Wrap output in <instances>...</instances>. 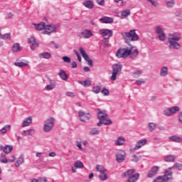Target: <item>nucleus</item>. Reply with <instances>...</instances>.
Returning a JSON list of instances; mask_svg holds the SVG:
<instances>
[{
	"mask_svg": "<svg viewBox=\"0 0 182 182\" xmlns=\"http://www.w3.org/2000/svg\"><path fill=\"white\" fill-rule=\"evenodd\" d=\"M122 36L126 41H132V42L139 41V35L136 33V30H131L129 32H122Z\"/></svg>",
	"mask_w": 182,
	"mask_h": 182,
	"instance_id": "nucleus-3",
	"label": "nucleus"
},
{
	"mask_svg": "<svg viewBox=\"0 0 182 182\" xmlns=\"http://www.w3.org/2000/svg\"><path fill=\"white\" fill-rule=\"evenodd\" d=\"M156 129H157V124H156L154 122L148 123L149 132H154V130H156Z\"/></svg>",
	"mask_w": 182,
	"mask_h": 182,
	"instance_id": "nucleus-33",
	"label": "nucleus"
},
{
	"mask_svg": "<svg viewBox=\"0 0 182 182\" xmlns=\"http://www.w3.org/2000/svg\"><path fill=\"white\" fill-rule=\"evenodd\" d=\"M32 124V117H28L23 120L22 127H28Z\"/></svg>",
	"mask_w": 182,
	"mask_h": 182,
	"instance_id": "nucleus-21",
	"label": "nucleus"
},
{
	"mask_svg": "<svg viewBox=\"0 0 182 182\" xmlns=\"http://www.w3.org/2000/svg\"><path fill=\"white\" fill-rule=\"evenodd\" d=\"M54 127L55 118L49 117L45 121L43 130L45 133H49V132H52V130H53Z\"/></svg>",
	"mask_w": 182,
	"mask_h": 182,
	"instance_id": "nucleus-4",
	"label": "nucleus"
},
{
	"mask_svg": "<svg viewBox=\"0 0 182 182\" xmlns=\"http://www.w3.org/2000/svg\"><path fill=\"white\" fill-rule=\"evenodd\" d=\"M168 43H169V49L178 50V49H181V45H180L178 41H168Z\"/></svg>",
	"mask_w": 182,
	"mask_h": 182,
	"instance_id": "nucleus-15",
	"label": "nucleus"
},
{
	"mask_svg": "<svg viewBox=\"0 0 182 182\" xmlns=\"http://www.w3.org/2000/svg\"><path fill=\"white\" fill-rule=\"evenodd\" d=\"M97 119H99V120H102L103 124H105V126L112 124V120L107 118V114L106 113V111L102 112L100 109H98Z\"/></svg>",
	"mask_w": 182,
	"mask_h": 182,
	"instance_id": "nucleus-6",
	"label": "nucleus"
},
{
	"mask_svg": "<svg viewBox=\"0 0 182 182\" xmlns=\"http://www.w3.org/2000/svg\"><path fill=\"white\" fill-rule=\"evenodd\" d=\"M166 2L168 8H173L176 4V0H166Z\"/></svg>",
	"mask_w": 182,
	"mask_h": 182,
	"instance_id": "nucleus-43",
	"label": "nucleus"
},
{
	"mask_svg": "<svg viewBox=\"0 0 182 182\" xmlns=\"http://www.w3.org/2000/svg\"><path fill=\"white\" fill-rule=\"evenodd\" d=\"M160 41H166V34L164 33L163 28H160Z\"/></svg>",
	"mask_w": 182,
	"mask_h": 182,
	"instance_id": "nucleus-49",
	"label": "nucleus"
},
{
	"mask_svg": "<svg viewBox=\"0 0 182 182\" xmlns=\"http://www.w3.org/2000/svg\"><path fill=\"white\" fill-rule=\"evenodd\" d=\"M178 119H179V122L180 123L182 124V112H181L178 115Z\"/></svg>",
	"mask_w": 182,
	"mask_h": 182,
	"instance_id": "nucleus-64",
	"label": "nucleus"
},
{
	"mask_svg": "<svg viewBox=\"0 0 182 182\" xmlns=\"http://www.w3.org/2000/svg\"><path fill=\"white\" fill-rule=\"evenodd\" d=\"M132 161H134V163H137L139 161V157L137 156L134 155L132 159Z\"/></svg>",
	"mask_w": 182,
	"mask_h": 182,
	"instance_id": "nucleus-61",
	"label": "nucleus"
},
{
	"mask_svg": "<svg viewBox=\"0 0 182 182\" xmlns=\"http://www.w3.org/2000/svg\"><path fill=\"white\" fill-rule=\"evenodd\" d=\"M28 43L32 45L31 47V50H35V48H38V44L36 43V40L33 37H31L28 39Z\"/></svg>",
	"mask_w": 182,
	"mask_h": 182,
	"instance_id": "nucleus-20",
	"label": "nucleus"
},
{
	"mask_svg": "<svg viewBox=\"0 0 182 182\" xmlns=\"http://www.w3.org/2000/svg\"><path fill=\"white\" fill-rule=\"evenodd\" d=\"M79 36L80 38H84V39H90L93 36V31L90 29H85L81 33H80Z\"/></svg>",
	"mask_w": 182,
	"mask_h": 182,
	"instance_id": "nucleus-13",
	"label": "nucleus"
},
{
	"mask_svg": "<svg viewBox=\"0 0 182 182\" xmlns=\"http://www.w3.org/2000/svg\"><path fill=\"white\" fill-rule=\"evenodd\" d=\"M126 143V139L124 136H118L117 139L115 140V146H123Z\"/></svg>",
	"mask_w": 182,
	"mask_h": 182,
	"instance_id": "nucleus-22",
	"label": "nucleus"
},
{
	"mask_svg": "<svg viewBox=\"0 0 182 182\" xmlns=\"http://www.w3.org/2000/svg\"><path fill=\"white\" fill-rule=\"evenodd\" d=\"M49 45L50 46H51V48H55V49H59L60 48L59 44H57L56 43H55V41H50Z\"/></svg>",
	"mask_w": 182,
	"mask_h": 182,
	"instance_id": "nucleus-53",
	"label": "nucleus"
},
{
	"mask_svg": "<svg viewBox=\"0 0 182 182\" xmlns=\"http://www.w3.org/2000/svg\"><path fill=\"white\" fill-rule=\"evenodd\" d=\"M75 168H85V166L80 161H77L74 163Z\"/></svg>",
	"mask_w": 182,
	"mask_h": 182,
	"instance_id": "nucleus-42",
	"label": "nucleus"
},
{
	"mask_svg": "<svg viewBox=\"0 0 182 182\" xmlns=\"http://www.w3.org/2000/svg\"><path fill=\"white\" fill-rule=\"evenodd\" d=\"M9 130H11L10 124L4 126L1 129H0V136H1V134H5L6 132H9Z\"/></svg>",
	"mask_w": 182,
	"mask_h": 182,
	"instance_id": "nucleus-34",
	"label": "nucleus"
},
{
	"mask_svg": "<svg viewBox=\"0 0 182 182\" xmlns=\"http://www.w3.org/2000/svg\"><path fill=\"white\" fill-rule=\"evenodd\" d=\"M79 50L82 58L87 62V65H89V66H93V61L89 58V55L86 53L85 49H83V48H80Z\"/></svg>",
	"mask_w": 182,
	"mask_h": 182,
	"instance_id": "nucleus-11",
	"label": "nucleus"
},
{
	"mask_svg": "<svg viewBox=\"0 0 182 182\" xmlns=\"http://www.w3.org/2000/svg\"><path fill=\"white\" fill-rule=\"evenodd\" d=\"M146 144H147V139H142L141 140H139L135 144V146L133 149H130V151H136V150L141 149V147H143V146H146Z\"/></svg>",
	"mask_w": 182,
	"mask_h": 182,
	"instance_id": "nucleus-12",
	"label": "nucleus"
},
{
	"mask_svg": "<svg viewBox=\"0 0 182 182\" xmlns=\"http://www.w3.org/2000/svg\"><path fill=\"white\" fill-rule=\"evenodd\" d=\"M168 75V68L166 66L163 67L160 71V76H167Z\"/></svg>",
	"mask_w": 182,
	"mask_h": 182,
	"instance_id": "nucleus-36",
	"label": "nucleus"
},
{
	"mask_svg": "<svg viewBox=\"0 0 182 182\" xmlns=\"http://www.w3.org/2000/svg\"><path fill=\"white\" fill-rule=\"evenodd\" d=\"M130 55H131L130 58H136L139 55V50L138 49H135L132 52L131 51Z\"/></svg>",
	"mask_w": 182,
	"mask_h": 182,
	"instance_id": "nucleus-51",
	"label": "nucleus"
},
{
	"mask_svg": "<svg viewBox=\"0 0 182 182\" xmlns=\"http://www.w3.org/2000/svg\"><path fill=\"white\" fill-rule=\"evenodd\" d=\"M172 168H173L174 170H182V164L179 163H176L173 164V166H172Z\"/></svg>",
	"mask_w": 182,
	"mask_h": 182,
	"instance_id": "nucleus-50",
	"label": "nucleus"
},
{
	"mask_svg": "<svg viewBox=\"0 0 182 182\" xmlns=\"http://www.w3.org/2000/svg\"><path fill=\"white\" fill-rule=\"evenodd\" d=\"M96 170H97V171H99L100 173H105V172L107 171V170L105 168V166H102V165H97Z\"/></svg>",
	"mask_w": 182,
	"mask_h": 182,
	"instance_id": "nucleus-41",
	"label": "nucleus"
},
{
	"mask_svg": "<svg viewBox=\"0 0 182 182\" xmlns=\"http://www.w3.org/2000/svg\"><path fill=\"white\" fill-rule=\"evenodd\" d=\"M169 140L171 141H174L175 143H181L182 138L181 136H178L177 135H173L169 137Z\"/></svg>",
	"mask_w": 182,
	"mask_h": 182,
	"instance_id": "nucleus-27",
	"label": "nucleus"
},
{
	"mask_svg": "<svg viewBox=\"0 0 182 182\" xmlns=\"http://www.w3.org/2000/svg\"><path fill=\"white\" fill-rule=\"evenodd\" d=\"M38 182H48L46 178H41L38 180Z\"/></svg>",
	"mask_w": 182,
	"mask_h": 182,
	"instance_id": "nucleus-63",
	"label": "nucleus"
},
{
	"mask_svg": "<svg viewBox=\"0 0 182 182\" xmlns=\"http://www.w3.org/2000/svg\"><path fill=\"white\" fill-rule=\"evenodd\" d=\"M100 90H102V87L99 85H96L92 87V92L93 93H95V95H98V93H100Z\"/></svg>",
	"mask_w": 182,
	"mask_h": 182,
	"instance_id": "nucleus-45",
	"label": "nucleus"
},
{
	"mask_svg": "<svg viewBox=\"0 0 182 182\" xmlns=\"http://www.w3.org/2000/svg\"><path fill=\"white\" fill-rule=\"evenodd\" d=\"M100 21L102 23H113V18L112 17L103 16L100 18Z\"/></svg>",
	"mask_w": 182,
	"mask_h": 182,
	"instance_id": "nucleus-24",
	"label": "nucleus"
},
{
	"mask_svg": "<svg viewBox=\"0 0 182 182\" xmlns=\"http://www.w3.org/2000/svg\"><path fill=\"white\" fill-rule=\"evenodd\" d=\"M169 109L171 110V114H174V113H177V112H180V107L177 106L169 108Z\"/></svg>",
	"mask_w": 182,
	"mask_h": 182,
	"instance_id": "nucleus-48",
	"label": "nucleus"
},
{
	"mask_svg": "<svg viewBox=\"0 0 182 182\" xmlns=\"http://www.w3.org/2000/svg\"><path fill=\"white\" fill-rule=\"evenodd\" d=\"M82 5L87 9H93L95 8V4L92 0H85L83 1Z\"/></svg>",
	"mask_w": 182,
	"mask_h": 182,
	"instance_id": "nucleus-19",
	"label": "nucleus"
},
{
	"mask_svg": "<svg viewBox=\"0 0 182 182\" xmlns=\"http://www.w3.org/2000/svg\"><path fill=\"white\" fill-rule=\"evenodd\" d=\"M132 50H133V46H129V47H127L124 48H119L117 50L116 56L119 58H128L130 56V53H132Z\"/></svg>",
	"mask_w": 182,
	"mask_h": 182,
	"instance_id": "nucleus-1",
	"label": "nucleus"
},
{
	"mask_svg": "<svg viewBox=\"0 0 182 182\" xmlns=\"http://www.w3.org/2000/svg\"><path fill=\"white\" fill-rule=\"evenodd\" d=\"M91 85H92V80H90V78L84 81V87H89V86H91Z\"/></svg>",
	"mask_w": 182,
	"mask_h": 182,
	"instance_id": "nucleus-52",
	"label": "nucleus"
},
{
	"mask_svg": "<svg viewBox=\"0 0 182 182\" xmlns=\"http://www.w3.org/2000/svg\"><path fill=\"white\" fill-rule=\"evenodd\" d=\"M24 161L23 155H21L18 157V160L15 164L16 167H19Z\"/></svg>",
	"mask_w": 182,
	"mask_h": 182,
	"instance_id": "nucleus-40",
	"label": "nucleus"
},
{
	"mask_svg": "<svg viewBox=\"0 0 182 182\" xmlns=\"http://www.w3.org/2000/svg\"><path fill=\"white\" fill-rule=\"evenodd\" d=\"M100 33L105 38V39H109V38H112V36H113V31L107 28L100 29Z\"/></svg>",
	"mask_w": 182,
	"mask_h": 182,
	"instance_id": "nucleus-10",
	"label": "nucleus"
},
{
	"mask_svg": "<svg viewBox=\"0 0 182 182\" xmlns=\"http://www.w3.org/2000/svg\"><path fill=\"white\" fill-rule=\"evenodd\" d=\"M58 75L60 76V77L62 80H66L67 79H69L68 74L66 73H65V70H60V71L58 73Z\"/></svg>",
	"mask_w": 182,
	"mask_h": 182,
	"instance_id": "nucleus-30",
	"label": "nucleus"
},
{
	"mask_svg": "<svg viewBox=\"0 0 182 182\" xmlns=\"http://www.w3.org/2000/svg\"><path fill=\"white\" fill-rule=\"evenodd\" d=\"M33 25L34 26V28L36 31H45L46 23L45 22H41L39 23H33Z\"/></svg>",
	"mask_w": 182,
	"mask_h": 182,
	"instance_id": "nucleus-18",
	"label": "nucleus"
},
{
	"mask_svg": "<svg viewBox=\"0 0 182 182\" xmlns=\"http://www.w3.org/2000/svg\"><path fill=\"white\" fill-rule=\"evenodd\" d=\"M22 136H33L35 134V129H30L28 130H24L21 133Z\"/></svg>",
	"mask_w": 182,
	"mask_h": 182,
	"instance_id": "nucleus-28",
	"label": "nucleus"
},
{
	"mask_svg": "<svg viewBox=\"0 0 182 182\" xmlns=\"http://www.w3.org/2000/svg\"><path fill=\"white\" fill-rule=\"evenodd\" d=\"M157 171H159V166L152 167V168L148 173L147 177L149 178H153V177L157 174Z\"/></svg>",
	"mask_w": 182,
	"mask_h": 182,
	"instance_id": "nucleus-17",
	"label": "nucleus"
},
{
	"mask_svg": "<svg viewBox=\"0 0 182 182\" xmlns=\"http://www.w3.org/2000/svg\"><path fill=\"white\" fill-rule=\"evenodd\" d=\"M66 96L68 97H76V94L73 92L68 91L66 92Z\"/></svg>",
	"mask_w": 182,
	"mask_h": 182,
	"instance_id": "nucleus-55",
	"label": "nucleus"
},
{
	"mask_svg": "<svg viewBox=\"0 0 182 182\" xmlns=\"http://www.w3.org/2000/svg\"><path fill=\"white\" fill-rule=\"evenodd\" d=\"M164 113L165 116H171V114H172L170 108L168 109H165Z\"/></svg>",
	"mask_w": 182,
	"mask_h": 182,
	"instance_id": "nucleus-58",
	"label": "nucleus"
},
{
	"mask_svg": "<svg viewBox=\"0 0 182 182\" xmlns=\"http://www.w3.org/2000/svg\"><path fill=\"white\" fill-rule=\"evenodd\" d=\"M38 58H40V59H50L52 54L49 52L41 53L38 55Z\"/></svg>",
	"mask_w": 182,
	"mask_h": 182,
	"instance_id": "nucleus-26",
	"label": "nucleus"
},
{
	"mask_svg": "<svg viewBox=\"0 0 182 182\" xmlns=\"http://www.w3.org/2000/svg\"><path fill=\"white\" fill-rule=\"evenodd\" d=\"M134 173H136V170H134V169H129V170L124 172L122 174V178H126L127 177H132V176H133Z\"/></svg>",
	"mask_w": 182,
	"mask_h": 182,
	"instance_id": "nucleus-23",
	"label": "nucleus"
},
{
	"mask_svg": "<svg viewBox=\"0 0 182 182\" xmlns=\"http://www.w3.org/2000/svg\"><path fill=\"white\" fill-rule=\"evenodd\" d=\"M97 4L100 6H105V0H96Z\"/></svg>",
	"mask_w": 182,
	"mask_h": 182,
	"instance_id": "nucleus-59",
	"label": "nucleus"
},
{
	"mask_svg": "<svg viewBox=\"0 0 182 182\" xmlns=\"http://www.w3.org/2000/svg\"><path fill=\"white\" fill-rule=\"evenodd\" d=\"M78 114L80 122H83L85 123H86V122H89V120H90V117H92V115H90V114L85 113L83 111H80L78 112Z\"/></svg>",
	"mask_w": 182,
	"mask_h": 182,
	"instance_id": "nucleus-9",
	"label": "nucleus"
},
{
	"mask_svg": "<svg viewBox=\"0 0 182 182\" xmlns=\"http://www.w3.org/2000/svg\"><path fill=\"white\" fill-rule=\"evenodd\" d=\"M130 15V9H125L121 11V19H126Z\"/></svg>",
	"mask_w": 182,
	"mask_h": 182,
	"instance_id": "nucleus-29",
	"label": "nucleus"
},
{
	"mask_svg": "<svg viewBox=\"0 0 182 182\" xmlns=\"http://www.w3.org/2000/svg\"><path fill=\"white\" fill-rule=\"evenodd\" d=\"M59 28H60V25L59 23H57V24L51 23L48 25L46 24V29L43 32V33L44 35L50 36L52 35V33H53V32H56V31H58Z\"/></svg>",
	"mask_w": 182,
	"mask_h": 182,
	"instance_id": "nucleus-5",
	"label": "nucleus"
},
{
	"mask_svg": "<svg viewBox=\"0 0 182 182\" xmlns=\"http://www.w3.org/2000/svg\"><path fill=\"white\" fill-rule=\"evenodd\" d=\"M139 177H140V174L139 173H135V174L131 176L128 178L127 182H135V181H137V180H139Z\"/></svg>",
	"mask_w": 182,
	"mask_h": 182,
	"instance_id": "nucleus-31",
	"label": "nucleus"
},
{
	"mask_svg": "<svg viewBox=\"0 0 182 182\" xmlns=\"http://www.w3.org/2000/svg\"><path fill=\"white\" fill-rule=\"evenodd\" d=\"M28 65H29V61L27 60L14 63V65L17 66L18 68H25V66H28Z\"/></svg>",
	"mask_w": 182,
	"mask_h": 182,
	"instance_id": "nucleus-25",
	"label": "nucleus"
},
{
	"mask_svg": "<svg viewBox=\"0 0 182 182\" xmlns=\"http://www.w3.org/2000/svg\"><path fill=\"white\" fill-rule=\"evenodd\" d=\"M63 60L65 63H70V58L68 57V56H63Z\"/></svg>",
	"mask_w": 182,
	"mask_h": 182,
	"instance_id": "nucleus-57",
	"label": "nucleus"
},
{
	"mask_svg": "<svg viewBox=\"0 0 182 182\" xmlns=\"http://www.w3.org/2000/svg\"><path fill=\"white\" fill-rule=\"evenodd\" d=\"M122 69H123V65L122 63H115L112 65V73L110 77V80L114 82L117 79V75L120 74L122 72Z\"/></svg>",
	"mask_w": 182,
	"mask_h": 182,
	"instance_id": "nucleus-2",
	"label": "nucleus"
},
{
	"mask_svg": "<svg viewBox=\"0 0 182 182\" xmlns=\"http://www.w3.org/2000/svg\"><path fill=\"white\" fill-rule=\"evenodd\" d=\"M56 87V82L53 80H49V84H48L45 88L44 90H53Z\"/></svg>",
	"mask_w": 182,
	"mask_h": 182,
	"instance_id": "nucleus-16",
	"label": "nucleus"
},
{
	"mask_svg": "<svg viewBox=\"0 0 182 182\" xmlns=\"http://www.w3.org/2000/svg\"><path fill=\"white\" fill-rule=\"evenodd\" d=\"M173 180V171L171 168H168L164 171V175L160 176V182L171 181Z\"/></svg>",
	"mask_w": 182,
	"mask_h": 182,
	"instance_id": "nucleus-7",
	"label": "nucleus"
},
{
	"mask_svg": "<svg viewBox=\"0 0 182 182\" xmlns=\"http://www.w3.org/2000/svg\"><path fill=\"white\" fill-rule=\"evenodd\" d=\"M90 136H97V134H100V131L97 128H92L89 132Z\"/></svg>",
	"mask_w": 182,
	"mask_h": 182,
	"instance_id": "nucleus-38",
	"label": "nucleus"
},
{
	"mask_svg": "<svg viewBox=\"0 0 182 182\" xmlns=\"http://www.w3.org/2000/svg\"><path fill=\"white\" fill-rule=\"evenodd\" d=\"M0 161L1 163H3V164L8 163V159H6V156H5V154H1L0 155Z\"/></svg>",
	"mask_w": 182,
	"mask_h": 182,
	"instance_id": "nucleus-47",
	"label": "nucleus"
},
{
	"mask_svg": "<svg viewBox=\"0 0 182 182\" xmlns=\"http://www.w3.org/2000/svg\"><path fill=\"white\" fill-rule=\"evenodd\" d=\"M1 39H3L4 41H7V39H9V41H11V33H7L5 34H1Z\"/></svg>",
	"mask_w": 182,
	"mask_h": 182,
	"instance_id": "nucleus-46",
	"label": "nucleus"
},
{
	"mask_svg": "<svg viewBox=\"0 0 182 182\" xmlns=\"http://www.w3.org/2000/svg\"><path fill=\"white\" fill-rule=\"evenodd\" d=\"M142 73H143V70H136L132 73V76L133 77H135L136 79H137V77H140V75H141Z\"/></svg>",
	"mask_w": 182,
	"mask_h": 182,
	"instance_id": "nucleus-35",
	"label": "nucleus"
},
{
	"mask_svg": "<svg viewBox=\"0 0 182 182\" xmlns=\"http://www.w3.org/2000/svg\"><path fill=\"white\" fill-rule=\"evenodd\" d=\"M77 147H78V149H80V150H83V148H82V142L80 141H77Z\"/></svg>",
	"mask_w": 182,
	"mask_h": 182,
	"instance_id": "nucleus-62",
	"label": "nucleus"
},
{
	"mask_svg": "<svg viewBox=\"0 0 182 182\" xmlns=\"http://www.w3.org/2000/svg\"><path fill=\"white\" fill-rule=\"evenodd\" d=\"M146 83V81L144 79H139L136 80V85H138V86H141V85H144Z\"/></svg>",
	"mask_w": 182,
	"mask_h": 182,
	"instance_id": "nucleus-54",
	"label": "nucleus"
},
{
	"mask_svg": "<svg viewBox=\"0 0 182 182\" xmlns=\"http://www.w3.org/2000/svg\"><path fill=\"white\" fill-rule=\"evenodd\" d=\"M101 93H102L104 96H109V90L106 88H102V90H101Z\"/></svg>",
	"mask_w": 182,
	"mask_h": 182,
	"instance_id": "nucleus-56",
	"label": "nucleus"
},
{
	"mask_svg": "<svg viewBox=\"0 0 182 182\" xmlns=\"http://www.w3.org/2000/svg\"><path fill=\"white\" fill-rule=\"evenodd\" d=\"M13 149L14 148L12 147V146L6 145L3 149V151H4V153H5L6 154H9Z\"/></svg>",
	"mask_w": 182,
	"mask_h": 182,
	"instance_id": "nucleus-37",
	"label": "nucleus"
},
{
	"mask_svg": "<svg viewBox=\"0 0 182 182\" xmlns=\"http://www.w3.org/2000/svg\"><path fill=\"white\" fill-rule=\"evenodd\" d=\"M75 53L77 55L79 62H82V57L80 56V54H79V53L77 50L75 51Z\"/></svg>",
	"mask_w": 182,
	"mask_h": 182,
	"instance_id": "nucleus-60",
	"label": "nucleus"
},
{
	"mask_svg": "<svg viewBox=\"0 0 182 182\" xmlns=\"http://www.w3.org/2000/svg\"><path fill=\"white\" fill-rule=\"evenodd\" d=\"M181 40V33L180 32H172L168 34V42H180Z\"/></svg>",
	"mask_w": 182,
	"mask_h": 182,
	"instance_id": "nucleus-8",
	"label": "nucleus"
},
{
	"mask_svg": "<svg viewBox=\"0 0 182 182\" xmlns=\"http://www.w3.org/2000/svg\"><path fill=\"white\" fill-rule=\"evenodd\" d=\"M99 178L100 180H101V181H105V180H107V173H100V174L99 175Z\"/></svg>",
	"mask_w": 182,
	"mask_h": 182,
	"instance_id": "nucleus-44",
	"label": "nucleus"
},
{
	"mask_svg": "<svg viewBox=\"0 0 182 182\" xmlns=\"http://www.w3.org/2000/svg\"><path fill=\"white\" fill-rule=\"evenodd\" d=\"M12 50L13 52H20V50H22V48H21V45H19V43H16L13 45Z\"/></svg>",
	"mask_w": 182,
	"mask_h": 182,
	"instance_id": "nucleus-39",
	"label": "nucleus"
},
{
	"mask_svg": "<svg viewBox=\"0 0 182 182\" xmlns=\"http://www.w3.org/2000/svg\"><path fill=\"white\" fill-rule=\"evenodd\" d=\"M176 161V156L174 155H168L164 158V161L168 163H174Z\"/></svg>",
	"mask_w": 182,
	"mask_h": 182,
	"instance_id": "nucleus-32",
	"label": "nucleus"
},
{
	"mask_svg": "<svg viewBox=\"0 0 182 182\" xmlns=\"http://www.w3.org/2000/svg\"><path fill=\"white\" fill-rule=\"evenodd\" d=\"M126 159V152L124 151H119L116 154V159L118 163H123Z\"/></svg>",
	"mask_w": 182,
	"mask_h": 182,
	"instance_id": "nucleus-14",
	"label": "nucleus"
}]
</instances>
